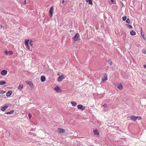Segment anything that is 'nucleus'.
<instances>
[{
  "instance_id": "1",
  "label": "nucleus",
  "mask_w": 146,
  "mask_h": 146,
  "mask_svg": "<svg viewBox=\"0 0 146 146\" xmlns=\"http://www.w3.org/2000/svg\"><path fill=\"white\" fill-rule=\"evenodd\" d=\"M72 39L74 42H76L80 40V36L78 33H77L72 38Z\"/></svg>"
},
{
  "instance_id": "2",
  "label": "nucleus",
  "mask_w": 146,
  "mask_h": 146,
  "mask_svg": "<svg viewBox=\"0 0 146 146\" xmlns=\"http://www.w3.org/2000/svg\"><path fill=\"white\" fill-rule=\"evenodd\" d=\"M102 82H104L108 80V78L107 74L106 73L104 74L101 78Z\"/></svg>"
},
{
  "instance_id": "3",
  "label": "nucleus",
  "mask_w": 146,
  "mask_h": 146,
  "mask_svg": "<svg viewBox=\"0 0 146 146\" xmlns=\"http://www.w3.org/2000/svg\"><path fill=\"white\" fill-rule=\"evenodd\" d=\"M117 88L120 90H122L123 88V87L121 83H120L117 84Z\"/></svg>"
},
{
  "instance_id": "4",
  "label": "nucleus",
  "mask_w": 146,
  "mask_h": 146,
  "mask_svg": "<svg viewBox=\"0 0 146 146\" xmlns=\"http://www.w3.org/2000/svg\"><path fill=\"white\" fill-rule=\"evenodd\" d=\"M29 40L26 39L25 40V43L26 47L27 49H30L29 46Z\"/></svg>"
},
{
  "instance_id": "5",
  "label": "nucleus",
  "mask_w": 146,
  "mask_h": 146,
  "mask_svg": "<svg viewBox=\"0 0 146 146\" xmlns=\"http://www.w3.org/2000/svg\"><path fill=\"white\" fill-rule=\"evenodd\" d=\"M23 87V84L21 82L20 83L19 86L17 87L18 89L20 91H21Z\"/></svg>"
},
{
  "instance_id": "6",
  "label": "nucleus",
  "mask_w": 146,
  "mask_h": 146,
  "mask_svg": "<svg viewBox=\"0 0 146 146\" xmlns=\"http://www.w3.org/2000/svg\"><path fill=\"white\" fill-rule=\"evenodd\" d=\"M54 90L57 92H62V90L58 87L57 86L54 88Z\"/></svg>"
},
{
  "instance_id": "7",
  "label": "nucleus",
  "mask_w": 146,
  "mask_h": 146,
  "mask_svg": "<svg viewBox=\"0 0 146 146\" xmlns=\"http://www.w3.org/2000/svg\"><path fill=\"white\" fill-rule=\"evenodd\" d=\"M64 77L63 74H62L61 76L58 77L57 79V81L58 82L61 81L62 79H64Z\"/></svg>"
},
{
  "instance_id": "8",
  "label": "nucleus",
  "mask_w": 146,
  "mask_h": 146,
  "mask_svg": "<svg viewBox=\"0 0 146 146\" xmlns=\"http://www.w3.org/2000/svg\"><path fill=\"white\" fill-rule=\"evenodd\" d=\"M77 107L78 109H80L82 110H84L86 108V107L83 106L81 104L78 105Z\"/></svg>"
},
{
  "instance_id": "9",
  "label": "nucleus",
  "mask_w": 146,
  "mask_h": 146,
  "mask_svg": "<svg viewBox=\"0 0 146 146\" xmlns=\"http://www.w3.org/2000/svg\"><path fill=\"white\" fill-rule=\"evenodd\" d=\"M5 53L7 55H11L13 54L12 51L10 50H6L5 51Z\"/></svg>"
},
{
  "instance_id": "10",
  "label": "nucleus",
  "mask_w": 146,
  "mask_h": 146,
  "mask_svg": "<svg viewBox=\"0 0 146 146\" xmlns=\"http://www.w3.org/2000/svg\"><path fill=\"white\" fill-rule=\"evenodd\" d=\"M53 7H52L50 8V9L49 10V15L51 17H52V15H53Z\"/></svg>"
},
{
  "instance_id": "11",
  "label": "nucleus",
  "mask_w": 146,
  "mask_h": 146,
  "mask_svg": "<svg viewBox=\"0 0 146 146\" xmlns=\"http://www.w3.org/2000/svg\"><path fill=\"white\" fill-rule=\"evenodd\" d=\"M11 105L9 104L8 105L4 106L3 107L1 108V110L2 111H4L6 109L8 108L9 106H10Z\"/></svg>"
},
{
  "instance_id": "12",
  "label": "nucleus",
  "mask_w": 146,
  "mask_h": 146,
  "mask_svg": "<svg viewBox=\"0 0 146 146\" xmlns=\"http://www.w3.org/2000/svg\"><path fill=\"white\" fill-rule=\"evenodd\" d=\"M58 131L60 133H63L65 132V130L63 129L58 128L57 129Z\"/></svg>"
},
{
  "instance_id": "13",
  "label": "nucleus",
  "mask_w": 146,
  "mask_h": 146,
  "mask_svg": "<svg viewBox=\"0 0 146 146\" xmlns=\"http://www.w3.org/2000/svg\"><path fill=\"white\" fill-rule=\"evenodd\" d=\"M7 71L5 70H3L1 71L0 73L3 76L6 75L7 74Z\"/></svg>"
},
{
  "instance_id": "14",
  "label": "nucleus",
  "mask_w": 146,
  "mask_h": 146,
  "mask_svg": "<svg viewBox=\"0 0 146 146\" xmlns=\"http://www.w3.org/2000/svg\"><path fill=\"white\" fill-rule=\"evenodd\" d=\"M26 82L27 84L29 85L31 87H33L34 86L33 83L30 81H26Z\"/></svg>"
},
{
  "instance_id": "15",
  "label": "nucleus",
  "mask_w": 146,
  "mask_h": 146,
  "mask_svg": "<svg viewBox=\"0 0 146 146\" xmlns=\"http://www.w3.org/2000/svg\"><path fill=\"white\" fill-rule=\"evenodd\" d=\"M130 118L131 119L134 121H135L137 120V116H132L130 117Z\"/></svg>"
},
{
  "instance_id": "16",
  "label": "nucleus",
  "mask_w": 146,
  "mask_h": 146,
  "mask_svg": "<svg viewBox=\"0 0 146 146\" xmlns=\"http://www.w3.org/2000/svg\"><path fill=\"white\" fill-rule=\"evenodd\" d=\"M93 131L94 134L98 135H99V133L98 132L97 129H95L93 130Z\"/></svg>"
},
{
  "instance_id": "17",
  "label": "nucleus",
  "mask_w": 146,
  "mask_h": 146,
  "mask_svg": "<svg viewBox=\"0 0 146 146\" xmlns=\"http://www.w3.org/2000/svg\"><path fill=\"white\" fill-rule=\"evenodd\" d=\"M40 80L42 82H44L46 78L44 76H42L41 77Z\"/></svg>"
},
{
  "instance_id": "18",
  "label": "nucleus",
  "mask_w": 146,
  "mask_h": 146,
  "mask_svg": "<svg viewBox=\"0 0 146 146\" xmlns=\"http://www.w3.org/2000/svg\"><path fill=\"white\" fill-rule=\"evenodd\" d=\"M12 94V92L11 91H9L6 94L7 96L9 97Z\"/></svg>"
},
{
  "instance_id": "19",
  "label": "nucleus",
  "mask_w": 146,
  "mask_h": 146,
  "mask_svg": "<svg viewBox=\"0 0 146 146\" xmlns=\"http://www.w3.org/2000/svg\"><path fill=\"white\" fill-rule=\"evenodd\" d=\"M71 104H72L73 106H75L77 105V103L76 102L72 101L71 102Z\"/></svg>"
},
{
  "instance_id": "20",
  "label": "nucleus",
  "mask_w": 146,
  "mask_h": 146,
  "mask_svg": "<svg viewBox=\"0 0 146 146\" xmlns=\"http://www.w3.org/2000/svg\"><path fill=\"white\" fill-rule=\"evenodd\" d=\"M130 34L132 36H134L136 35V33L134 31L132 30L130 31Z\"/></svg>"
},
{
  "instance_id": "21",
  "label": "nucleus",
  "mask_w": 146,
  "mask_h": 146,
  "mask_svg": "<svg viewBox=\"0 0 146 146\" xmlns=\"http://www.w3.org/2000/svg\"><path fill=\"white\" fill-rule=\"evenodd\" d=\"M6 84V82L4 81L0 82V85H3Z\"/></svg>"
},
{
  "instance_id": "22",
  "label": "nucleus",
  "mask_w": 146,
  "mask_h": 146,
  "mask_svg": "<svg viewBox=\"0 0 146 146\" xmlns=\"http://www.w3.org/2000/svg\"><path fill=\"white\" fill-rule=\"evenodd\" d=\"M87 2H88L89 4H92V0H86Z\"/></svg>"
},
{
  "instance_id": "23",
  "label": "nucleus",
  "mask_w": 146,
  "mask_h": 146,
  "mask_svg": "<svg viewBox=\"0 0 146 146\" xmlns=\"http://www.w3.org/2000/svg\"><path fill=\"white\" fill-rule=\"evenodd\" d=\"M14 111L13 110L12 111H11L8 112L6 113L7 114H12L13 113Z\"/></svg>"
},
{
  "instance_id": "24",
  "label": "nucleus",
  "mask_w": 146,
  "mask_h": 146,
  "mask_svg": "<svg viewBox=\"0 0 146 146\" xmlns=\"http://www.w3.org/2000/svg\"><path fill=\"white\" fill-rule=\"evenodd\" d=\"M108 62L110 65H111L112 64V62L111 60H108Z\"/></svg>"
},
{
  "instance_id": "25",
  "label": "nucleus",
  "mask_w": 146,
  "mask_h": 146,
  "mask_svg": "<svg viewBox=\"0 0 146 146\" xmlns=\"http://www.w3.org/2000/svg\"><path fill=\"white\" fill-rule=\"evenodd\" d=\"M142 119V118L140 116H137V119H138V120H141Z\"/></svg>"
},
{
  "instance_id": "26",
  "label": "nucleus",
  "mask_w": 146,
  "mask_h": 146,
  "mask_svg": "<svg viewBox=\"0 0 146 146\" xmlns=\"http://www.w3.org/2000/svg\"><path fill=\"white\" fill-rule=\"evenodd\" d=\"M141 36H142V37L143 38H144V35L143 34L142 30L141 29Z\"/></svg>"
},
{
  "instance_id": "27",
  "label": "nucleus",
  "mask_w": 146,
  "mask_h": 146,
  "mask_svg": "<svg viewBox=\"0 0 146 146\" xmlns=\"http://www.w3.org/2000/svg\"><path fill=\"white\" fill-rule=\"evenodd\" d=\"M33 42L32 40L30 41L29 44L30 46H32V45H33Z\"/></svg>"
},
{
  "instance_id": "28",
  "label": "nucleus",
  "mask_w": 146,
  "mask_h": 146,
  "mask_svg": "<svg viewBox=\"0 0 146 146\" xmlns=\"http://www.w3.org/2000/svg\"><path fill=\"white\" fill-rule=\"evenodd\" d=\"M127 19V17L126 16L123 17H122V19L123 21H125Z\"/></svg>"
},
{
  "instance_id": "29",
  "label": "nucleus",
  "mask_w": 146,
  "mask_h": 146,
  "mask_svg": "<svg viewBox=\"0 0 146 146\" xmlns=\"http://www.w3.org/2000/svg\"><path fill=\"white\" fill-rule=\"evenodd\" d=\"M126 23H130V21H129V19H127L126 20Z\"/></svg>"
},
{
  "instance_id": "30",
  "label": "nucleus",
  "mask_w": 146,
  "mask_h": 146,
  "mask_svg": "<svg viewBox=\"0 0 146 146\" xmlns=\"http://www.w3.org/2000/svg\"><path fill=\"white\" fill-rule=\"evenodd\" d=\"M5 93V92L3 91L2 90H0V93L1 94H3Z\"/></svg>"
},
{
  "instance_id": "31",
  "label": "nucleus",
  "mask_w": 146,
  "mask_h": 146,
  "mask_svg": "<svg viewBox=\"0 0 146 146\" xmlns=\"http://www.w3.org/2000/svg\"><path fill=\"white\" fill-rule=\"evenodd\" d=\"M28 115H29V118L30 119L32 117L30 113H29Z\"/></svg>"
},
{
  "instance_id": "32",
  "label": "nucleus",
  "mask_w": 146,
  "mask_h": 146,
  "mask_svg": "<svg viewBox=\"0 0 146 146\" xmlns=\"http://www.w3.org/2000/svg\"><path fill=\"white\" fill-rule=\"evenodd\" d=\"M62 74L60 72H58V73L57 74L58 76H61Z\"/></svg>"
},
{
  "instance_id": "33",
  "label": "nucleus",
  "mask_w": 146,
  "mask_h": 146,
  "mask_svg": "<svg viewBox=\"0 0 146 146\" xmlns=\"http://www.w3.org/2000/svg\"><path fill=\"white\" fill-rule=\"evenodd\" d=\"M128 27L129 29H131L132 27L130 25H129L128 26Z\"/></svg>"
},
{
  "instance_id": "34",
  "label": "nucleus",
  "mask_w": 146,
  "mask_h": 146,
  "mask_svg": "<svg viewBox=\"0 0 146 146\" xmlns=\"http://www.w3.org/2000/svg\"><path fill=\"white\" fill-rule=\"evenodd\" d=\"M103 106L105 108H107L108 107V106L107 104H105Z\"/></svg>"
},
{
  "instance_id": "35",
  "label": "nucleus",
  "mask_w": 146,
  "mask_h": 146,
  "mask_svg": "<svg viewBox=\"0 0 146 146\" xmlns=\"http://www.w3.org/2000/svg\"><path fill=\"white\" fill-rule=\"evenodd\" d=\"M142 53L143 54H145L146 53V51L145 50H143L142 51Z\"/></svg>"
},
{
  "instance_id": "36",
  "label": "nucleus",
  "mask_w": 146,
  "mask_h": 146,
  "mask_svg": "<svg viewBox=\"0 0 146 146\" xmlns=\"http://www.w3.org/2000/svg\"><path fill=\"white\" fill-rule=\"evenodd\" d=\"M24 3L25 5H26V0H25Z\"/></svg>"
},
{
  "instance_id": "37",
  "label": "nucleus",
  "mask_w": 146,
  "mask_h": 146,
  "mask_svg": "<svg viewBox=\"0 0 146 146\" xmlns=\"http://www.w3.org/2000/svg\"><path fill=\"white\" fill-rule=\"evenodd\" d=\"M143 67L144 68H146V64L143 65Z\"/></svg>"
},
{
  "instance_id": "38",
  "label": "nucleus",
  "mask_w": 146,
  "mask_h": 146,
  "mask_svg": "<svg viewBox=\"0 0 146 146\" xmlns=\"http://www.w3.org/2000/svg\"><path fill=\"white\" fill-rule=\"evenodd\" d=\"M62 3H64V0H62Z\"/></svg>"
},
{
  "instance_id": "39",
  "label": "nucleus",
  "mask_w": 146,
  "mask_h": 146,
  "mask_svg": "<svg viewBox=\"0 0 146 146\" xmlns=\"http://www.w3.org/2000/svg\"><path fill=\"white\" fill-rule=\"evenodd\" d=\"M111 1L112 3H113V0H111Z\"/></svg>"
}]
</instances>
